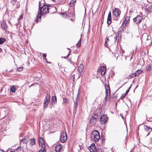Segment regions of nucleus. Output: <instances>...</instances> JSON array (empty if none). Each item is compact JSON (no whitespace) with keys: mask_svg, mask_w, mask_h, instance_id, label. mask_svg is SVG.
I'll return each instance as SVG.
<instances>
[{"mask_svg":"<svg viewBox=\"0 0 152 152\" xmlns=\"http://www.w3.org/2000/svg\"><path fill=\"white\" fill-rule=\"evenodd\" d=\"M39 10L37 16L36 17V21L37 22L38 21V19L41 18V15L46 14L49 12V11L48 6L45 5H44L41 7V1L39 2Z\"/></svg>","mask_w":152,"mask_h":152,"instance_id":"obj_1","label":"nucleus"},{"mask_svg":"<svg viewBox=\"0 0 152 152\" xmlns=\"http://www.w3.org/2000/svg\"><path fill=\"white\" fill-rule=\"evenodd\" d=\"M91 137L92 140L95 142H98L100 137L99 133L96 130L92 132Z\"/></svg>","mask_w":152,"mask_h":152,"instance_id":"obj_2","label":"nucleus"},{"mask_svg":"<svg viewBox=\"0 0 152 152\" xmlns=\"http://www.w3.org/2000/svg\"><path fill=\"white\" fill-rule=\"evenodd\" d=\"M141 40L143 41H146V42L147 45H150L151 43V40L150 37H149L148 34L146 33H144L143 34L141 37Z\"/></svg>","mask_w":152,"mask_h":152,"instance_id":"obj_3","label":"nucleus"},{"mask_svg":"<svg viewBox=\"0 0 152 152\" xmlns=\"http://www.w3.org/2000/svg\"><path fill=\"white\" fill-rule=\"evenodd\" d=\"M60 140L62 142H64L67 140V136L65 131L63 130L61 133Z\"/></svg>","mask_w":152,"mask_h":152,"instance_id":"obj_4","label":"nucleus"},{"mask_svg":"<svg viewBox=\"0 0 152 152\" xmlns=\"http://www.w3.org/2000/svg\"><path fill=\"white\" fill-rule=\"evenodd\" d=\"M50 98V95L48 94H47L44 102V108H45L48 107L49 104Z\"/></svg>","mask_w":152,"mask_h":152,"instance_id":"obj_5","label":"nucleus"},{"mask_svg":"<svg viewBox=\"0 0 152 152\" xmlns=\"http://www.w3.org/2000/svg\"><path fill=\"white\" fill-rule=\"evenodd\" d=\"M133 20L136 23L138 24L141 22L142 20V17L140 15H137Z\"/></svg>","mask_w":152,"mask_h":152,"instance_id":"obj_6","label":"nucleus"},{"mask_svg":"<svg viewBox=\"0 0 152 152\" xmlns=\"http://www.w3.org/2000/svg\"><path fill=\"white\" fill-rule=\"evenodd\" d=\"M106 69V67L104 66L101 67L97 70L98 72L101 73L102 75H104L105 73Z\"/></svg>","mask_w":152,"mask_h":152,"instance_id":"obj_7","label":"nucleus"},{"mask_svg":"<svg viewBox=\"0 0 152 152\" xmlns=\"http://www.w3.org/2000/svg\"><path fill=\"white\" fill-rule=\"evenodd\" d=\"M45 143V142L43 138L40 137L39 140V146L42 147L43 148H44L46 147Z\"/></svg>","mask_w":152,"mask_h":152,"instance_id":"obj_8","label":"nucleus"},{"mask_svg":"<svg viewBox=\"0 0 152 152\" xmlns=\"http://www.w3.org/2000/svg\"><path fill=\"white\" fill-rule=\"evenodd\" d=\"M107 117L106 115H103L100 118V121L101 124L106 123L107 121Z\"/></svg>","mask_w":152,"mask_h":152,"instance_id":"obj_9","label":"nucleus"},{"mask_svg":"<svg viewBox=\"0 0 152 152\" xmlns=\"http://www.w3.org/2000/svg\"><path fill=\"white\" fill-rule=\"evenodd\" d=\"M88 149L91 152H95L96 149L95 144L94 143L91 144L89 147Z\"/></svg>","mask_w":152,"mask_h":152,"instance_id":"obj_10","label":"nucleus"},{"mask_svg":"<svg viewBox=\"0 0 152 152\" xmlns=\"http://www.w3.org/2000/svg\"><path fill=\"white\" fill-rule=\"evenodd\" d=\"M121 11L118 9L115 8L113 10V13L116 17L118 16L121 14Z\"/></svg>","mask_w":152,"mask_h":152,"instance_id":"obj_11","label":"nucleus"},{"mask_svg":"<svg viewBox=\"0 0 152 152\" xmlns=\"http://www.w3.org/2000/svg\"><path fill=\"white\" fill-rule=\"evenodd\" d=\"M48 6L49 11L50 13H53L56 11V8L53 6Z\"/></svg>","mask_w":152,"mask_h":152,"instance_id":"obj_12","label":"nucleus"},{"mask_svg":"<svg viewBox=\"0 0 152 152\" xmlns=\"http://www.w3.org/2000/svg\"><path fill=\"white\" fill-rule=\"evenodd\" d=\"M107 22V24L108 25H110L111 23V15L110 11L108 13Z\"/></svg>","mask_w":152,"mask_h":152,"instance_id":"obj_13","label":"nucleus"},{"mask_svg":"<svg viewBox=\"0 0 152 152\" xmlns=\"http://www.w3.org/2000/svg\"><path fill=\"white\" fill-rule=\"evenodd\" d=\"M106 96L105 97V99L106 101H107L108 99L110 97V91L109 89L107 90L106 88Z\"/></svg>","mask_w":152,"mask_h":152,"instance_id":"obj_14","label":"nucleus"},{"mask_svg":"<svg viewBox=\"0 0 152 152\" xmlns=\"http://www.w3.org/2000/svg\"><path fill=\"white\" fill-rule=\"evenodd\" d=\"M63 148V146L61 144L57 145L55 147V150L56 152H58L61 151Z\"/></svg>","mask_w":152,"mask_h":152,"instance_id":"obj_15","label":"nucleus"},{"mask_svg":"<svg viewBox=\"0 0 152 152\" xmlns=\"http://www.w3.org/2000/svg\"><path fill=\"white\" fill-rule=\"evenodd\" d=\"M29 145L31 146L35 145L36 144L35 139L34 138L30 139L29 140Z\"/></svg>","mask_w":152,"mask_h":152,"instance_id":"obj_16","label":"nucleus"},{"mask_svg":"<svg viewBox=\"0 0 152 152\" xmlns=\"http://www.w3.org/2000/svg\"><path fill=\"white\" fill-rule=\"evenodd\" d=\"M28 136L25 137L21 140V141L23 143H25L27 144L28 142Z\"/></svg>","mask_w":152,"mask_h":152,"instance_id":"obj_17","label":"nucleus"},{"mask_svg":"<svg viewBox=\"0 0 152 152\" xmlns=\"http://www.w3.org/2000/svg\"><path fill=\"white\" fill-rule=\"evenodd\" d=\"M129 22V17H126L125 20L123 21L122 24L124 23L125 25H126Z\"/></svg>","mask_w":152,"mask_h":152,"instance_id":"obj_18","label":"nucleus"},{"mask_svg":"<svg viewBox=\"0 0 152 152\" xmlns=\"http://www.w3.org/2000/svg\"><path fill=\"white\" fill-rule=\"evenodd\" d=\"M51 102L52 104H55L57 102V98L56 96H53L52 97Z\"/></svg>","mask_w":152,"mask_h":152,"instance_id":"obj_19","label":"nucleus"},{"mask_svg":"<svg viewBox=\"0 0 152 152\" xmlns=\"http://www.w3.org/2000/svg\"><path fill=\"white\" fill-rule=\"evenodd\" d=\"M96 120V118L94 116H92L91 117L90 120V123L93 124H94Z\"/></svg>","mask_w":152,"mask_h":152,"instance_id":"obj_20","label":"nucleus"},{"mask_svg":"<svg viewBox=\"0 0 152 152\" xmlns=\"http://www.w3.org/2000/svg\"><path fill=\"white\" fill-rule=\"evenodd\" d=\"M84 69V66L83 64H80L78 67V70L79 72H81Z\"/></svg>","mask_w":152,"mask_h":152,"instance_id":"obj_21","label":"nucleus"},{"mask_svg":"<svg viewBox=\"0 0 152 152\" xmlns=\"http://www.w3.org/2000/svg\"><path fill=\"white\" fill-rule=\"evenodd\" d=\"M17 89V88H16L15 86H13L10 87V91L13 92L14 93L15 91Z\"/></svg>","mask_w":152,"mask_h":152,"instance_id":"obj_22","label":"nucleus"},{"mask_svg":"<svg viewBox=\"0 0 152 152\" xmlns=\"http://www.w3.org/2000/svg\"><path fill=\"white\" fill-rule=\"evenodd\" d=\"M2 28L4 30H6L7 28V26L6 24L4 23H3L1 24Z\"/></svg>","mask_w":152,"mask_h":152,"instance_id":"obj_23","label":"nucleus"},{"mask_svg":"<svg viewBox=\"0 0 152 152\" xmlns=\"http://www.w3.org/2000/svg\"><path fill=\"white\" fill-rule=\"evenodd\" d=\"M142 72V71L140 69L137 70L135 72V75L136 76L139 75Z\"/></svg>","mask_w":152,"mask_h":152,"instance_id":"obj_24","label":"nucleus"},{"mask_svg":"<svg viewBox=\"0 0 152 152\" xmlns=\"http://www.w3.org/2000/svg\"><path fill=\"white\" fill-rule=\"evenodd\" d=\"M151 69V65L148 64H147V66H146V70L147 71H150Z\"/></svg>","mask_w":152,"mask_h":152,"instance_id":"obj_25","label":"nucleus"},{"mask_svg":"<svg viewBox=\"0 0 152 152\" xmlns=\"http://www.w3.org/2000/svg\"><path fill=\"white\" fill-rule=\"evenodd\" d=\"M136 76L135 75V73H133L131 74L130 75H129V79H131L133 77H135Z\"/></svg>","mask_w":152,"mask_h":152,"instance_id":"obj_26","label":"nucleus"},{"mask_svg":"<svg viewBox=\"0 0 152 152\" xmlns=\"http://www.w3.org/2000/svg\"><path fill=\"white\" fill-rule=\"evenodd\" d=\"M75 1L72 0L71 1L69 5L71 7H73L74 6L75 4Z\"/></svg>","mask_w":152,"mask_h":152,"instance_id":"obj_27","label":"nucleus"},{"mask_svg":"<svg viewBox=\"0 0 152 152\" xmlns=\"http://www.w3.org/2000/svg\"><path fill=\"white\" fill-rule=\"evenodd\" d=\"M6 41V39L5 38H0V44H2L4 42H5Z\"/></svg>","mask_w":152,"mask_h":152,"instance_id":"obj_28","label":"nucleus"},{"mask_svg":"<svg viewBox=\"0 0 152 152\" xmlns=\"http://www.w3.org/2000/svg\"><path fill=\"white\" fill-rule=\"evenodd\" d=\"M73 11H72L71 12L69 11L68 12V16L69 17H71V16H73L74 15V14L72 13Z\"/></svg>","mask_w":152,"mask_h":152,"instance_id":"obj_29","label":"nucleus"},{"mask_svg":"<svg viewBox=\"0 0 152 152\" xmlns=\"http://www.w3.org/2000/svg\"><path fill=\"white\" fill-rule=\"evenodd\" d=\"M61 15H62V17L64 18H66L67 16L66 13L65 12H63L61 14Z\"/></svg>","mask_w":152,"mask_h":152,"instance_id":"obj_30","label":"nucleus"},{"mask_svg":"<svg viewBox=\"0 0 152 152\" xmlns=\"http://www.w3.org/2000/svg\"><path fill=\"white\" fill-rule=\"evenodd\" d=\"M81 39H80V40L78 41L77 43V47H79L80 46V44L81 43Z\"/></svg>","mask_w":152,"mask_h":152,"instance_id":"obj_31","label":"nucleus"},{"mask_svg":"<svg viewBox=\"0 0 152 152\" xmlns=\"http://www.w3.org/2000/svg\"><path fill=\"white\" fill-rule=\"evenodd\" d=\"M64 103L67 104L68 103V99L66 98H64L63 99Z\"/></svg>","mask_w":152,"mask_h":152,"instance_id":"obj_32","label":"nucleus"},{"mask_svg":"<svg viewBox=\"0 0 152 152\" xmlns=\"http://www.w3.org/2000/svg\"><path fill=\"white\" fill-rule=\"evenodd\" d=\"M115 38L117 41L118 40V41L119 40V34L118 33L115 34Z\"/></svg>","mask_w":152,"mask_h":152,"instance_id":"obj_33","label":"nucleus"},{"mask_svg":"<svg viewBox=\"0 0 152 152\" xmlns=\"http://www.w3.org/2000/svg\"><path fill=\"white\" fill-rule=\"evenodd\" d=\"M46 149L45 148H43L41 149L39 151V152H46Z\"/></svg>","mask_w":152,"mask_h":152,"instance_id":"obj_34","label":"nucleus"},{"mask_svg":"<svg viewBox=\"0 0 152 152\" xmlns=\"http://www.w3.org/2000/svg\"><path fill=\"white\" fill-rule=\"evenodd\" d=\"M96 152H102V151L101 149L100 148H98L96 149Z\"/></svg>","mask_w":152,"mask_h":152,"instance_id":"obj_35","label":"nucleus"},{"mask_svg":"<svg viewBox=\"0 0 152 152\" xmlns=\"http://www.w3.org/2000/svg\"><path fill=\"white\" fill-rule=\"evenodd\" d=\"M132 86V85H131V86H130V87L128 89V90H126V93H125V94H127L129 92V90L130 89V88H131V87Z\"/></svg>","mask_w":152,"mask_h":152,"instance_id":"obj_36","label":"nucleus"},{"mask_svg":"<svg viewBox=\"0 0 152 152\" xmlns=\"http://www.w3.org/2000/svg\"><path fill=\"white\" fill-rule=\"evenodd\" d=\"M78 100V97L77 96V97L76 99V101H74V104L77 105Z\"/></svg>","mask_w":152,"mask_h":152,"instance_id":"obj_37","label":"nucleus"},{"mask_svg":"<svg viewBox=\"0 0 152 152\" xmlns=\"http://www.w3.org/2000/svg\"><path fill=\"white\" fill-rule=\"evenodd\" d=\"M16 1L17 0H11V2L12 4H15Z\"/></svg>","mask_w":152,"mask_h":152,"instance_id":"obj_38","label":"nucleus"},{"mask_svg":"<svg viewBox=\"0 0 152 152\" xmlns=\"http://www.w3.org/2000/svg\"><path fill=\"white\" fill-rule=\"evenodd\" d=\"M43 58L45 60H47V59L46 58V54H45V53H43Z\"/></svg>","mask_w":152,"mask_h":152,"instance_id":"obj_39","label":"nucleus"},{"mask_svg":"<svg viewBox=\"0 0 152 152\" xmlns=\"http://www.w3.org/2000/svg\"><path fill=\"white\" fill-rule=\"evenodd\" d=\"M126 94H123L121 97L120 98L121 99H123V98L124 97L126 96Z\"/></svg>","mask_w":152,"mask_h":152,"instance_id":"obj_40","label":"nucleus"},{"mask_svg":"<svg viewBox=\"0 0 152 152\" xmlns=\"http://www.w3.org/2000/svg\"><path fill=\"white\" fill-rule=\"evenodd\" d=\"M22 69H23V67H22L19 68L18 69V71H21L22 70Z\"/></svg>","mask_w":152,"mask_h":152,"instance_id":"obj_41","label":"nucleus"},{"mask_svg":"<svg viewBox=\"0 0 152 152\" xmlns=\"http://www.w3.org/2000/svg\"><path fill=\"white\" fill-rule=\"evenodd\" d=\"M23 18V15H21L19 17V18L18 19V21H19V20H21V19H22Z\"/></svg>","mask_w":152,"mask_h":152,"instance_id":"obj_42","label":"nucleus"},{"mask_svg":"<svg viewBox=\"0 0 152 152\" xmlns=\"http://www.w3.org/2000/svg\"><path fill=\"white\" fill-rule=\"evenodd\" d=\"M110 40L108 37L106 38L105 39V41H106V42H108Z\"/></svg>","mask_w":152,"mask_h":152,"instance_id":"obj_43","label":"nucleus"},{"mask_svg":"<svg viewBox=\"0 0 152 152\" xmlns=\"http://www.w3.org/2000/svg\"><path fill=\"white\" fill-rule=\"evenodd\" d=\"M107 42H106V41H105V47L107 48H108V45L107 44Z\"/></svg>","mask_w":152,"mask_h":152,"instance_id":"obj_44","label":"nucleus"},{"mask_svg":"<svg viewBox=\"0 0 152 152\" xmlns=\"http://www.w3.org/2000/svg\"><path fill=\"white\" fill-rule=\"evenodd\" d=\"M77 104H74V107L75 108V109L77 107Z\"/></svg>","mask_w":152,"mask_h":152,"instance_id":"obj_45","label":"nucleus"},{"mask_svg":"<svg viewBox=\"0 0 152 152\" xmlns=\"http://www.w3.org/2000/svg\"><path fill=\"white\" fill-rule=\"evenodd\" d=\"M70 52H71L69 51V54L67 55V56L66 57H64V58H66L67 57H68V56L69 55Z\"/></svg>","mask_w":152,"mask_h":152,"instance_id":"obj_46","label":"nucleus"},{"mask_svg":"<svg viewBox=\"0 0 152 152\" xmlns=\"http://www.w3.org/2000/svg\"><path fill=\"white\" fill-rule=\"evenodd\" d=\"M120 116L122 117V118L124 119V117L122 115V114H120Z\"/></svg>","mask_w":152,"mask_h":152,"instance_id":"obj_47","label":"nucleus"},{"mask_svg":"<svg viewBox=\"0 0 152 152\" xmlns=\"http://www.w3.org/2000/svg\"><path fill=\"white\" fill-rule=\"evenodd\" d=\"M72 77H73V80H74V78H75V76L74 75H73L72 76Z\"/></svg>","mask_w":152,"mask_h":152,"instance_id":"obj_48","label":"nucleus"},{"mask_svg":"<svg viewBox=\"0 0 152 152\" xmlns=\"http://www.w3.org/2000/svg\"><path fill=\"white\" fill-rule=\"evenodd\" d=\"M0 152H5V151L0 149Z\"/></svg>","mask_w":152,"mask_h":152,"instance_id":"obj_49","label":"nucleus"},{"mask_svg":"<svg viewBox=\"0 0 152 152\" xmlns=\"http://www.w3.org/2000/svg\"><path fill=\"white\" fill-rule=\"evenodd\" d=\"M2 51V49H1V48H0V52H1Z\"/></svg>","mask_w":152,"mask_h":152,"instance_id":"obj_50","label":"nucleus"},{"mask_svg":"<svg viewBox=\"0 0 152 152\" xmlns=\"http://www.w3.org/2000/svg\"><path fill=\"white\" fill-rule=\"evenodd\" d=\"M10 152H16L14 151H10Z\"/></svg>","mask_w":152,"mask_h":152,"instance_id":"obj_51","label":"nucleus"},{"mask_svg":"<svg viewBox=\"0 0 152 152\" xmlns=\"http://www.w3.org/2000/svg\"><path fill=\"white\" fill-rule=\"evenodd\" d=\"M52 0L53 1H55V0Z\"/></svg>","mask_w":152,"mask_h":152,"instance_id":"obj_52","label":"nucleus"},{"mask_svg":"<svg viewBox=\"0 0 152 152\" xmlns=\"http://www.w3.org/2000/svg\"><path fill=\"white\" fill-rule=\"evenodd\" d=\"M71 20L72 21V19H71Z\"/></svg>","mask_w":152,"mask_h":152,"instance_id":"obj_53","label":"nucleus"}]
</instances>
